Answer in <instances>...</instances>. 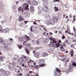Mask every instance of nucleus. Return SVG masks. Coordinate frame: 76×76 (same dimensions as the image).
Returning a JSON list of instances; mask_svg holds the SVG:
<instances>
[{
  "mask_svg": "<svg viewBox=\"0 0 76 76\" xmlns=\"http://www.w3.org/2000/svg\"><path fill=\"white\" fill-rule=\"evenodd\" d=\"M12 64L13 66V65L14 66H15L16 65V64H15V63L14 62H12Z\"/></svg>",
  "mask_w": 76,
  "mask_h": 76,
  "instance_id": "nucleus-41",
  "label": "nucleus"
},
{
  "mask_svg": "<svg viewBox=\"0 0 76 76\" xmlns=\"http://www.w3.org/2000/svg\"><path fill=\"white\" fill-rule=\"evenodd\" d=\"M9 68L10 70H12L13 68H12V66H9Z\"/></svg>",
  "mask_w": 76,
  "mask_h": 76,
  "instance_id": "nucleus-30",
  "label": "nucleus"
},
{
  "mask_svg": "<svg viewBox=\"0 0 76 76\" xmlns=\"http://www.w3.org/2000/svg\"><path fill=\"white\" fill-rule=\"evenodd\" d=\"M26 57L24 55H23L22 56V57L20 58H19L18 60V63L20 64H25V60L23 59V58H25L26 59Z\"/></svg>",
  "mask_w": 76,
  "mask_h": 76,
  "instance_id": "nucleus-2",
  "label": "nucleus"
},
{
  "mask_svg": "<svg viewBox=\"0 0 76 76\" xmlns=\"http://www.w3.org/2000/svg\"><path fill=\"white\" fill-rule=\"evenodd\" d=\"M74 55V53H73V50L72 49L71 50V57H73Z\"/></svg>",
  "mask_w": 76,
  "mask_h": 76,
  "instance_id": "nucleus-22",
  "label": "nucleus"
},
{
  "mask_svg": "<svg viewBox=\"0 0 76 76\" xmlns=\"http://www.w3.org/2000/svg\"><path fill=\"white\" fill-rule=\"evenodd\" d=\"M73 42H76V39H74L73 40Z\"/></svg>",
  "mask_w": 76,
  "mask_h": 76,
  "instance_id": "nucleus-54",
  "label": "nucleus"
},
{
  "mask_svg": "<svg viewBox=\"0 0 76 76\" xmlns=\"http://www.w3.org/2000/svg\"><path fill=\"white\" fill-rule=\"evenodd\" d=\"M34 25H37V23L35 22H34Z\"/></svg>",
  "mask_w": 76,
  "mask_h": 76,
  "instance_id": "nucleus-59",
  "label": "nucleus"
},
{
  "mask_svg": "<svg viewBox=\"0 0 76 76\" xmlns=\"http://www.w3.org/2000/svg\"><path fill=\"white\" fill-rule=\"evenodd\" d=\"M54 11L55 12H57V11H58V9L56 7H54Z\"/></svg>",
  "mask_w": 76,
  "mask_h": 76,
  "instance_id": "nucleus-24",
  "label": "nucleus"
},
{
  "mask_svg": "<svg viewBox=\"0 0 76 76\" xmlns=\"http://www.w3.org/2000/svg\"><path fill=\"white\" fill-rule=\"evenodd\" d=\"M26 41H24L23 42V45H26Z\"/></svg>",
  "mask_w": 76,
  "mask_h": 76,
  "instance_id": "nucleus-35",
  "label": "nucleus"
},
{
  "mask_svg": "<svg viewBox=\"0 0 76 76\" xmlns=\"http://www.w3.org/2000/svg\"><path fill=\"white\" fill-rule=\"evenodd\" d=\"M47 4H48L47 1L46 0H45L44 1V5H47Z\"/></svg>",
  "mask_w": 76,
  "mask_h": 76,
  "instance_id": "nucleus-29",
  "label": "nucleus"
},
{
  "mask_svg": "<svg viewBox=\"0 0 76 76\" xmlns=\"http://www.w3.org/2000/svg\"><path fill=\"white\" fill-rule=\"evenodd\" d=\"M34 69H38L39 67V66L37 65H36L34 66Z\"/></svg>",
  "mask_w": 76,
  "mask_h": 76,
  "instance_id": "nucleus-26",
  "label": "nucleus"
},
{
  "mask_svg": "<svg viewBox=\"0 0 76 76\" xmlns=\"http://www.w3.org/2000/svg\"><path fill=\"white\" fill-rule=\"evenodd\" d=\"M0 44L3 45L4 44V41L1 38H0Z\"/></svg>",
  "mask_w": 76,
  "mask_h": 76,
  "instance_id": "nucleus-10",
  "label": "nucleus"
},
{
  "mask_svg": "<svg viewBox=\"0 0 76 76\" xmlns=\"http://www.w3.org/2000/svg\"><path fill=\"white\" fill-rule=\"evenodd\" d=\"M35 44H39V42L38 41V42H35Z\"/></svg>",
  "mask_w": 76,
  "mask_h": 76,
  "instance_id": "nucleus-40",
  "label": "nucleus"
},
{
  "mask_svg": "<svg viewBox=\"0 0 76 76\" xmlns=\"http://www.w3.org/2000/svg\"><path fill=\"white\" fill-rule=\"evenodd\" d=\"M62 39H64L65 38V37L64 35H63L62 36Z\"/></svg>",
  "mask_w": 76,
  "mask_h": 76,
  "instance_id": "nucleus-44",
  "label": "nucleus"
},
{
  "mask_svg": "<svg viewBox=\"0 0 76 76\" xmlns=\"http://www.w3.org/2000/svg\"><path fill=\"white\" fill-rule=\"evenodd\" d=\"M25 45L26 46V47H29V45H30L26 44V45Z\"/></svg>",
  "mask_w": 76,
  "mask_h": 76,
  "instance_id": "nucleus-42",
  "label": "nucleus"
},
{
  "mask_svg": "<svg viewBox=\"0 0 76 76\" xmlns=\"http://www.w3.org/2000/svg\"><path fill=\"white\" fill-rule=\"evenodd\" d=\"M3 23H6V20H4L3 21H1V23H3Z\"/></svg>",
  "mask_w": 76,
  "mask_h": 76,
  "instance_id": "nucleus-38",
  "label": "nucleus"
},
{
  "mask_svg": "<svg viewBox=\"0 0 76 76\" xmlns=\"http://www.w3.org/2000/svg\"><path fill=\"white\" fill-rule=\"evenodd\" d=\"M71 47H72V48H74V45H71Z\"/></svg>",
  "mask_w": 76,
  "mask_h": 76,
  "instance_id": "nucleus-46",
  "label": "nucleus"
},
{
  "mask_svg": "<svg viewBox=\"0 0 76 76\" xmlns=\"http://www.w3.org/2000/svg\"><path fill=\"white\" fill-rule=\"evenodd\" d=\"M29 14H28L26 15V16H27V17H29Z\"/></svg>",
  "mask_w": 76,
  "mask_h": 76,
  "instance_id": "nucleus-52",
  "label": "nucleus"
},
{
  "mask_svg": "<svg viewBox=\"0 0 76 76\" xmlns=\"http://www.w3.org/2000/svg\"><path fill=\"white\" fill-rule=\"evenodd\" d=\"M30 62H31L33 63V65H35L36 64V63L34 62V61L31 60H30L29 61H28V64H29Z\"/></svg>",
  "mask_w": 76,
  "mask_h": 76,
  "instance_id": "nucleus-19",
  "label": "nucleus"
},
{
  "mask_svg": "<svg viewBox=\"0 0 76 76\" xmlns=\"http://www.w3.org/2000/svg\"><path fill=\"white\" fill-rule=\"evenodd\" d=\"M35 42V40H32L31 42Z\"/></svg>",
  "mask_w": 76,
  "mask_h": 76,
  "instance_id": "nucleus-53",
  "label": "nucleus"
},
{
  "mask_svg": "<svg viewBox=\"0 0 76 76\" xmlns=\"http://www.w3.org/2000/svg\"><path fill=\"white\" fill-rule=\"evenodd\" d=\"M69 40H68V39H66L64 43L63 44V46H64V47H66V46L67 45L66 44H69Z\"/></svg>",
  "mask_w": 76,
  "mask_h": 76,
  "instance_id": "nucleus-6",
  "label": "nucleus"
},
{
  "mask_svg": "<svg viewBox=\"0 0 76 76\" xmlns=\"http://www.w3.org/2000/svg\"><path fill=\"white\" fill-rule=\"evenodd\" d=\"M6 76H8L9 75V72L6 71L5 72V74Z\"/></svg>",
  "mask_w": 76,
  "mask_h": 76,
  "instance_id": "nucleus-25",
  "label": "nucleus"
},
{
  "mask_svg": "<svg viewBox=\"0 0 76 76\" xmlns=\"http://www.w3.org/2000/svg\"><path fill=\"white\" fill-rule=\"evenodd\" d=\"M35 56L37 58L39 57V53H38V52H36L35 53Z\"/></svg>",
  "mask_w": 76,
  "mask_h": 76,
  "instance_id": "nucleus-16",
  "label": "nucleus"
},
{
  "mask_svg": "<svg viewBox=\"0 0 76 76\" xmlns=\"http://www.w3.org/2000/svg\"><path fill=\"white\" fill-rule=\"evenodd\" d=\"M10 41H12V38H10Z\"/></svg>",
  "mask_w": 76,
  "mask_h": 76,
  "instance_id": "nucleus-63",
  "label": "nucleus"
},
{
  "mask_svg": "<svg viewBox=\"0 0 76 76\" xmlns=\"http://www.w3.org/2000/svg\"><path fill=\"white\" fill-rule=\"evenodd\" d=\"M55 22L53 20H50L49 21H48L47 23V25L50 24L51 25H54L55 23Z\"/></svg>",
  "mask_w": 76,
  "mask_h": 76,
  "instance_id": "nucleus-5",
  "label": "nucleus"
},
{
  "mask_svg": "<svg viewBox=\"0 0 76 76\" xmlns=\"http://www.w3.org/2000/svg\"><path fill=\"white\" fill-rule=\"evenodd\" d=\"M5 44V46H4V49L7 51L9 49V47H8V46L7 45H6V44Z\"/></svg>",
  "mask_w": 76,
  "mask_h": 76,
  "instance_id": "nucleus-17",
  "label": "nucleus"
},
{
  "mask_svg": "<svg viewBox=\"0 0 76 76\" xmlns=\"http://www.w3.org/2000/svg\"><path fill=\"white\" fill-rule=\"evenodd\" d=\"M40 29L41 31H43L44 29V30H45V28H44V26H41Z\"/></svg>",
  "mask_w": 76,
  "mask_h": 76,
  "instance_id": "nucleus-15",
  "label": "nucleus"
},
{
  "mask_svg": "<svg viewBox=\"0 0 76 76\" xmlns=\"http://www.w3.org/2000/svg\"><path fill=\"white\" fill-rule=\"evenodd\" d=\"M25 50L27 54H29V50H28V49H26V50Z\"/></svg>",
  "mask_w": 76,
  "mask_h": 76,
  "instance_id": "nucleus-28",
  "label": "nucleus"
},
{
  "mask_svg": "<svg viewBox=\"0 0 76 76\" xmlns=\"http://www.w3.org/2000/svg\"><path fill=\"white\" fill-rule=\"evenodd\" d=\"M75 34L76 35V31H75Z\"/></svg>",
  "mask_w": 76,
  "mask_h": 76,
  "instance_id": "nucleus-64",
  "label": "nucleus"
},
{
  "mask_svg": "<svg viewBox=\"0 0 76 76\" xmlns=\"http://www.w3.org/2000/svg\"><path fill=\"white\" fill-rule=\"evenodd\" d=\"M9 31V28H7L4 30H2V32H3L4 33H6V32H7L8 31Z\"/></svg>",
  "mask_w": 76,
  "mask_h": 76,
  "instance_id": "nucleus-9",
  "label": "nucleus"
},
{
  "mask_svg": "<svg viewBox=\"0 0 76 76\" xmlns=\"http://www.w3.org/2000/svg\"><path fill=\"white\" fill-rule=\"evenodd\" d=\"M53 20L55 22V23H57L58 22V20L56 17H54L53 18Z\"/></svg>",
  "mask_w": 76,
  "mask_h": 76,
  "instance_id": "nucleus-18",
  "label": "nucleus"
},
{
  "mask_svg": "<svg viewBox=\"0 0 76 76\" xmlns=\"http://www.w3.org/2000/svg\"><path fill=\"white\" fill-rule=\"evenodd\" d=\"M0 72L3 75H5L6 73V71L3 69H1Z\"/></svg>",
  "mask_w": 76,
  "mask_h": 76,
  "instance_id": "nucleus-12",
  "label": "nucleus"
},
{
  "mask_svg": "<svg viewBox=\"0 0 76 76\" xmlns=\"http://www.w3.org/2000/svg\"><path fill=\"white\" fill-rule=\"evenodd\" d=\"M32 3L33 4H34V6L38 5V2L35 1H32Z\"/></svg>",
  "mask_w": 76,
  "mask_h": 76,
  "instance_id": "nucleus-14",
  "label": "nucleus"
},
{
  "mask_svg": "<svg viewBox=\"0 0 76 76\" xmlns=\"http://www.w3.org/2000/svg\"><path fill=\"white\" fill-rule=\"evenodd\" d=\"M3 29H2V27H1V26H0V31L1 32H2Z\"/></svg>",
  "mask_w": 76,
  "mask_h": 76,
  "instance_id": "nucleus-32",
  "label": "nucleus"
},
{
  "mask_svg": "<svg viewBox=\"0 0 76 76\" xmlns=\"http://www.w3.org/2000/svg\"><path fill=\"white\" fill-rule=\"evenodd\" d=\"M18 46L19 49H20V48H22V45H18Z\"/></svg>",
  "mask_w": 76,
  "mask_h": 76,
  "instance_id": "nucleus-33",
  "label": "nucleus"
},
{
  "mask_svg": "<svg viewBox=\"0 0 76 76\" xmlns=\"http://www.w3.org/2000/svg\"><path fill=\"white\" fill-rule=\"evenodd\" d=\"M49 38L50 40L52 41H53H53H55V39L52 37H51V38L50 37Z\"/></svg>",
  "mask_w": 76,
  "mask_h": 76,
  "instance_id": "nucleus-27",
  "label": "nucleus"
},
{
  "mask_svg": "<svg viewBox=\"0 0 76 76\" xmlns=\"http://www.w3.org/2000/svg\"><path fill=\"white\" fill-rule=\"evenodd\" d=\"M69 18H72V15H71V14H70L69 15Z\"/></svg>",
  "mask_w": 76,
  "mask_h": 76,
  "instance_id": "nucleus-55",
  "label": "nucleus"
},
{
  "mask_svg": "<svg viewBox=\"0 0 76 76\" xmlns=\"http://www.w3.org/2000/svg\"><path fill=\"white\" fill-rule=\"evenodd\" d=\"M72 66H76V63H74L72 64Z\"/></svg>",
  "mask_w": 76,
  "mask_h": 76,
  "instance_id": "nucleus-39",
  "label": "nucleus"
},
{
  "mask_svg": "<svg viewBox=\"0 0 76 76\" xmlns=\"http://www.w3.org/2000/svg\"><path fill=\"white\" fill-rule=\"evenodd\" d=\"M73 29H74V31L75 32L76 31V29H75V27H73Z\"/></svg>",
  "mask_w": 76,
  "mask_h": 76,
  "instance_id": "nucleus-45",
  "label": "nucleus"
},
{
  "mask_svg": "<svg viewBox=\"0 0 76 76\" xmlns=\"http://www.w3.org/2000/svg\"><path fill=\"white\" fill-rule=\"evenodd\" d=\"M47 16V17H48L49 18H50V15H48Z\"/></svg>",
  "mask_w": 76,
  "mask_h": 76,
  "instance_id": "nucleus-58",
  "label": "nucleus"
},
{
  "mask_svg": "<svg viewBox=\"0 0 76 76\" xmlns=\"http://www.w3.org/2000/svg\"><path fill=\"white\" fill-rule=\"evenodd\" d=\"M56 47H60V44L59 43H58L57 44V43H56Z\"/></svg>",
  "mask_w": 76,
  "mask_h": 76,
  "instance_id": "nucleus-34",
  "label": "nucleus"
},
{
  "mask_svg": "<svg viewBox=\"0 0 76 76\" xmlns=\"http://www.w3.org/2000/svg\"><path fill=\"white\" fill-rule=\"evenodd\" d=\"M54 2H56V1H59L58 0H53Z\"/></svg>",
  "mask_w": 76,
  "mask_h": 76,
  "instance_id": "nucleus-43",
  "label": "nucleus"
},
{
  "mask_svg": "<svg viewBox=\"0 0 76 76\" xmlns=\"http://www.w3.org/2000/svg\"><path fill=\"white\" fill-rule=\"evenodd\" d=\"M43 10L45 12H47L48 10V7L47 6L44 7L43 8Z\"/></svg>",
  "mask_w": 76,
  "mask_h": 76,
  "instance_id": "nucleus-7",
  "label": "nucleus"
},
{
  "mask_svg": "<svg viewBox=\"0 0 76 76\" xmlns=\"http://www.w3.org/2000/svg\"><path fill=\"white\" fill-rule=\"evenodd\" d=\"M34 7L32 6H31L30 7V10H31V12H33V11H34Z\"/></svg>",
  "mask_w": 76,
  "mask_h": 76,
  "instance_id": "nucleus-23",
  "label": "nucleus"
},
{
  "mask_svg": "<svg viewBox=\"0 0 76 76\" xmlns=\"http://www.w3.org/2000/svg\"><path fill=\"white\" fill-rule=\"evenodd\" d=\"M23 64L22 65V67H24L25 66V64Z\"/></svg>",
  "mask_w": 76,
  "mask_h": 76,
  "instance_id": "nucleus-49",
  "label": "nucleus"
},
{
  "mask_svg": "<svg viewBox=\"0 0 76 76\" xmlns=\"http://www.w3.org/2000/svg\"><path fill=\"white\" fill-rule=\"evenodd\" d=\"M56 70L57 71V72H60V70L58 69V68H56Z\"/></svg>",
  "mask_w": 76,
  "mask_h": 76,
  "instance_id": "nucleus-36",
  "label": "nucleus"
},
{
  "mask_svg": "<svg viewBox=\"0 0 76 76\" xmlns=\"http://www.w3.org/2000/svg\"><path fill=\"white\" fill-rule=\"evenodd\" d=\"M48 54L47 53H45V52H43L42 53V57H46L47 56Z\"/></svg>",
  "mask_w": 76,
  "mask_h": 76,
  "instance_id": "nucleus-11",
  "label": "nucleus"
},
{
  "mask_svg": "<svg viewBox=\"0 0 76 76\" xmlns=\"http://www.w3.org/2000/svg\"><path fill=\"white\" fill-rule=\"evenodd\" d=\"M28 9V5L25 3L23 4V8L20 7L18 8V10L20 12H23V10H27Z\"/></svg>",
  "mask_w": 76,
  "mask_h": 76,
  "instance_id": "nucleus-1",
  "label": "nucleus"
},
{
  "mask_svg": "<svg viewBox=\"0 0 76 76\" xmlns=\"http://www.w3.org/2000/svg\"><path fill=\"white\" fill-rule=\"evenodd\" d=\"M24 22H25L24 23H25L26 24L28 22V21H25Z\"/></svg>",
  "mask_w": 76,
  "mask_h": 76,
  "instance_id": "nucleus-50",
  "label": "nucleus"
},
{
  "mask_svg": "<svg viewBox=\"0 0 76 76\" xmlns=\"http://www.w3.org/2000/svg\"><path fill=\"white\" fill-rule=\"evenodd\" d=\"M75 15H74L73 17V19H74L75 18Z\"/></svg>",
  "mask_w": 76,
  "mask_h": 76,
  "instance_id": "nucleus-60",
  "label": "nucleus"
},
{
  "mask_svg": "<svg viewBox=\"0 0 76 76\" xmlns=\"http://www.w3.org/2000/svg\"><path fill=\"white\" fill-rule=\"evenodd\" d=\"M27 2H29V1H30V0H27Z\"/></svg>",
  "mask_w": 76,
  "mask_h": 76,
  "instance_id": "nucleus-62",
  "label": "nucleus"
},
{
  "mask_svg": "<svg viewBox=\"0 0 76 76\" xmlns=\"http://www.w3.org/2000/svg\"><path fill=\"white\" fill-rule=\"evenodd\" d=\"M49 34H50V35H53V33L51 32H50Z\"/></svg>",
  "mask_w": 76,
  "mask_h": 76,
  "instance_id": "nucleus-51",
  "label": "nucleus"
},
{
  "mask_svg": "<svg viewBox=\"0 0 76 76\" xmlns=\"http://www.w3.org/2000/svg\"><path fill=\"white\" fill-rule=\"evenodd\" d=\"M58 43H59V44H60V43H61V40H59V42Z\"/></svg>",
  "mask_w": 76,
  "mask_h": 76,
  "instance_id": "nucleus-61",
  "label": "nucleus"
},
{
  "mask_svg": "<svg viewBox=\"0 0 76 76\" xmlns=\"http://www.w3.org/2000/svg\"><path fill=\"white\" fill-rule=\"evenodd\" d=\"M49 45L50 47H53L55 48L57 47V44H56V41H54L53 42H50Z\"/></svg>",
  "mask_w": 76,
  "mask_h": 76,
  "instance_id": "nucleus-3",
  "label": "nucleus"
},
{
  "mask_svg": "<svg viewBox=\"0 0 76 76\" xmlns=\"http://www.w3.org/2000/svg\"><path fill=\"white\" fill-rule=\"evenodd\" d=\"M18 40L20 41H25V38L23 37H20L18 38Z\"/></svg>",
  "mask_w": 76,
  "mask_h": 76,
  "instance_id": "nucleus-8",
  "label": "nucleus"
},
{
  "mask_svg": "<svg viewBox=\"0 0 76 76\" xmlns=\"http://www.w3.org/2000/svg\"><path fill=\"white\" fill-rule=\"evenodd\" d=\"M63 57H64V56L62 57V58H63V60H64V59H66V58H65V57H64V58H63Z\"/></svg>",
  "mask_w": 76,
  "mask_h": 76,
  "instance_id": "nucleus-47",
  "label": "nucleus"
},
{
  "mask_svg": "<svg viewBox=\"0 0 76 76\" xmlns=\"http://www.w3.org/2000/svg\"><path fill=\"white\" fill-rule=\"evenodd\" d=\"M16 7L15 6V5H14L13 6V8L15 9V8Z\"/></svg>",
  "mask_w": 76,
  "mask_h": 76,
  "instance_id": "nucleus-57",
  "label": "nucleus"
},
{
  "mask_svg": "<svg viewBox=\"0 0 76 76\" xmlns=\"http://www.w3.org/2000/svg\"><path fill=\"white\" fill-rule=\"evenodd\" d=\"M0 60L1 61H3V56H0Z\"/></svg>",
  "mask_w": 76,
  "mask_h": 76,
  "instance_id": "nucleus-31",
  "label": "nucleus"
},
{
  "mask_svg": "<svg viewBox=\"0 0 76 76\" xmlns=\"http://www.w3.org/2000/svg\"><path fill=\"white\" fill-rule=\"evenodd\" d=\"M75 20H76V19L73 18V22H75Z\"/></svg>",
  "mask_w": 76,
  "mask_h": 76,
  "instance_id": "nucleus-48",
  "label": "nucleus"
},
{
  "mask_svg": "<svg viewBox=\"0 0 76 76\" xmlns=\"http://www.w3.org/2000/svg\"><path fill=\"white\" fill-rule=\"evenodd\" d=\"M24 38L26 39L27 40H30V38L26 35H25L24 36Z\"/></svg>",
  "mask_w": 76,
  "mask_h": 76,
  "instance_id": "nucleus-20",
  "label": "nucleus"
},
{
  "mask_svg": "<svg viewBox=\"0 0 76 76\" xmlns=\"http://www.w3.org/2000/svg\"><path fill=\"white\" fill-rule=\"evenodd\" d=\"M44 62V59H41L39 61V64H40L39 65V67H42L44 66H45V65H44V64H43Z\"/></svg>",
  "mask_w": 76,
  "mask_h": 76,
  "instance_id": "nucleus-4",
  "label": "nucleus"
},
{
  "mask_svg": "<svg viewBox=\"0 0 76 76\" xmlns=\"http://www.w3.org/2000/svg\"><path fill=\"white\" fill-rule=\"evenodd\" d=\"M69 31V28H67V30L65 31V33H68V32Z\"/></svg>",
  "mask_w": 76,
  "mask_h": 76,
  "instance_id": "nucleus-37",
  "label": "nucleus"
},
{
  "mask_svg": "<svg viewBox=\"0 0 76 76\" xmlns=\"http://www.w3.org/2000/svg\"><path fill=\"white\" fill-rule=\"evenodd\" d=\"M23 20V18H22L21 16H19L18 20L19 22H20V21H22V20Z\"/></svg>",
  "mask_w": 76,
  "mask_h": 76,
  "instance_id": "nucleus-13",
  "label": "nucleus"
},
{
  "mask_svg": "<svg viewBox=\"0 0 76 76\" xmlns=\"http://www.w3.org/2000/svg\"><path fill=\"white\" fill-rule=\"evenodd\" d=\"M39 9V13H41L42 12V8L41 7H38Z\"/></svg>",
  "mask_w": 76,
  "mask_h": 76,
  "instance_id": "nucleus-21",
  "label": "nucleus"
},
{
  "mask_svg": "<svg viewBox=\"0 0 76 76\" xmlns=\"http://www.w3.org/2000/svg\"><path fill=\"white\" fill-rule=\"evenodd\" d=\"M69 61H70V59L69 58H68L67 60V62Z\"/></svg>",
  "mask_w": 76,
  "mask_h": 76,
  "instance_id": "nucleus-56",
  "label": "nucleus"
}]
</instances>
